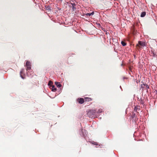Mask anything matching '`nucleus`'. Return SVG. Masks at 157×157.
I'll return each instance as SVG.
<instances>
[{
	"label": "nucleus",
	"mask_w": 157,
	"mask_h": 157,
	"mask_svg": "<svg viewBox=\"0 0 157 157\" xmlns=\"http://www.w3.org/2000/svg\"><path fill=\"white\" fill-rule=\"evenodd\" d=\"M92 144H94L96 145H98V144H97V143L96 142H94V141L92 143Z\"/></svg>",
	"instance_id": "17"
},
{
	"label": "nucleus",
	"mask_w": 157,
	"mask_h": 157,
	"mask_svg": "<svg viewBox=\"0 0 157 157\" xmlns=\"http://www.w3.org/2000/svg\"><path fill=\"white\" fill-rule=\"evenodd\" d=\"M140 106H135L134 108V111L135 112H136L138 110L140 109Z\"/></svg>",
	"instance_id": "9"
},
{
	"label": "nucleus",
	"mask_w": 157,
	"mask_h": 157,
	"mask_svg": "<svg viewBox=\"0 0 157 157\" xmlns=\"http://www.w3.org/2000/svg\"><path fill=\"white\" fill-rule=\"evenodd\" d=\"M137 47L138 48H142L146 46L144 42H143L141 41H139L138 44H136Z\"/></svg>",
	"instance_id": "2"
},
{
	"label": "nucleus",
	"mask_w": 157,
	"mask_h": 157,
	"mask_svg": "<svg viewBox=\"0 0 157 157\" xmlns=\"http://www.w3.org/2000/svg\"><path fill=\"white\" fill-rule=\"evenodd\" d=\"M25 67H26V71L27 74H28V73L29 72V61H27L25 63Z\"/></svg>",
	"instance_id": "4"
},
{
	"label": "nucleus",
	"mask_w": 157,
	"mask_h": 157,
	"mask_svg": "<svg viewBox=\"0 0 157 157\" xmlns=\"http://www.w3.org/2000/svg\"><path fill=\"white\" fill-rule=\"evenodd\" d=\"M77 101L79 103L81 104L83 103L84 101V99L83 98H78Z\"/></svg>",
	"instance_id": "6"
},
{
	"label": "nucleus",
	"mask_w": 157,
	"mask_h": 157,
	"mask_svg": "<svg viewBox=\"0 0 157 157\" xmlns=\"http://www.w3.org/2000/svg\"><path fill=\"white\" fill-rule=\"evenodd\" d=\"M146 87L147 88H149V86L148 85H146Z\"/></svg>",
	"instance_id": "21"
},
{
	"label": "nucleus",
	"mask_w": 157,
	"mask_h": 157,
	"mask_svg": "<svg viewBox=\"0 0 157 157\" xmlns=\"http://www.w3.org/2000/svg\"><path fill=\"white\" fill-rule=\"evenodd\" d=\"M24 71V69H21V71H20V76L21 77V78L23 79H24L25 78V77H24L23 76V75H24L23 73Z\"/></svg>",
	"instance_id": "5"
},
{
	"label": "nucleus",
	"mask_w": 157,
	"mask_h": 157,
	"mask_svg": "<svg viewBox=\"0 0 157 157\" xmlns=\"http://www.w3.org/2000/svg\"><path fill=\"white\" fill-rule=\"evenodd\" d=\"M146 14L145 12H143L141 13L140 16L141 17H144L145 16Z\"/></svg>",
	"instance_id": "10"
},
{
	"label": "nucleus",
	"mask_w": 157,
	"mask_h": 157,
	"mask_svg": "<svg viewBox=\"0 0 157 157\" xmlns=\"http://www.w3.org/2000/svg\"><path fill=\"white\" fill-rule=\"evenodd\" d=\"M102 112V109H99L97 112H96V115H97L98 114H100Z\"/></svg>",
	"instance_id": "13"
},
{
	"label": "nucleus",
	"mask_w": 157,
	"mask_h": 157,
	"mask_svg": "<svg viewBox=\"0 0 157 157\" xmlns=\"http://www.w3.org/2000/svg\"><path fill=\"white\" fill-rule=\"evenodd\" d=\"M87 116L91 118H95L97 117L96 115V112L95 109H92L89 110L87 113Z\"/></svg>",
	"instance_id": "1"
},
{
	"label": "nucleus",
	"mask_w": 157,
	"mask_h": 157,
	"mask_svg": "<svg viewBox=\"0 0 157 157\" xmlns=\"http://www.w3.org/2000/svg\"><path fill=\"white\" fill-rule=\"evenodd\" d=\"M70 4H71L72 6V10L73 11L75 10L76 9L75 7L76 4L75 3H73L72 2H71Z\"/></svg>",
	"instance_id": "7"
},
{
	"label": "nucleus",
	"mask_w": 157,
	"mask_h": 157,
	"mask_svg": "<svg viewBox=\"0 0 157 157\" xmlns=\"http://www.w3.org/2000/svg\"><path fill=\"white\" fill-rule=\"evenodd\" d=\"M121 44L122 45V46H125L126 45V43L125 42H124V41H121Z\"/></svg>",
	"instance_id": "14"
},
{
	"label": "nucleus",
	"mask_w": 157,
	"mask_h": 157,
	"mask_svg": "<svg viewBox=\"0 0 157 157\" xmlns=\"http://www.w3.org/2000/svg\"><path fill=\"white\" fill-rule=\"evenodd\" d=\"M120 87L121 88V86H120Z\"/></svg>",
	"instance_id": "24"
},
{
	"label": "nucleus",
	"mask_w": 157,
	"mask_h": 157,
	"mask_svg": "<svg viewBox=\"0 0 157 157\" xmlns=\"http://www.w3.org/2000/svg\"><path fill=\"white\" fill-rule=\"evenodd\" d=\"M85 99H86V101H90L91 100V99L90 98H85Z\"/></svg>",
	"instance_id": "15"
},
{
	"label": "nucleus",
	"mask_w": 157,
	"mask_h": 157,
	"mask_svg": "<svg viewBox=\"0 0 157 157\" xmlns=\"http://www.w3.org/2000/svg\"><path fill=\"white\" fill-rule=\"evenodd\" d=\"M153 56L155 57L156 56V54L154 52H153Z\"/></svg>",
	"instance_id": "19"
},
{
	"label": "nucleus",
	"mask_w": 157,
	"mask_h": 157,
	"mask_svg": "<svg viewBox=\"0 0 157 157\" xmlns=\"http://www.w3.org/2000/svg\"><path fill=\"white\" fill-rule=\"evenodd\" d=\"M52 84H53V83H52V82L50 80L49 81V82H48V85L49 86H50V87H52V86L53 85H52Z\"/></svg>",
	"instance_id": "12"
},
{
	"label": "nucleus",
	"mask_w": 157,
	"mask_h": 157,
	"mask_svg": "<svg viewBox=\"0 0 157 157\" xmlns=\"http://www.w3.org/2000/svg\"><path fill=\"white\" fill-rule=\"evenodd\" d=\"M55 84L56 86L57 87L59 88L61 87L62 86L60 84V83L59 82H55Z\"/></svg>",
	"instance_id": "8"
},
{
	"label": "nucleus",
	"mask_w": 157,
	"mask_h": 157,
	"mask_svg": "<svg viewBox=\"0 0 157 157\" xmlns=\"http://www.w3.org/2000/svg\"><path fill=\"white\" fill-rule=\"evenodd\" d=\"M135 114H134V115L133 116V118H134V117L135 116Z\"/></svg>",
	"instance_id": "22"
},
{
	"label": "nucleus",
	"mask_w": 157,
	"mask_h": 157,
	"mask_svg": "<svg viewBox=\"0 0 157 157\" xmlns=\"http://www.w3.org/2000/svg\"><path fill=\"white\" fill-rule=\"evenodd\" d=\"M46 9L47 10H51V9L50 7L49 6H47V7H46Z\"/></svg>",
	"instance_id": "16"
},
{
	"label": "nucleus",
	"mask_w": 157,
	"mask_h": 157,
	"mask_svg": "<svg viewBox=\"0 0 157 157\" xmlns=\"http://www.w3.org/2000/svg\"><path fill=\"white\" fill-rule=\"evenodd\" d=\"M90 15H93L94 14V12H92L91 13H90Z\"/></svg>",
	"instance_id": "20"
},
{
	"label": "nucleus",
	"mask_w": 157,
	"mask_h": 157,
	"mask_svg": "<svg viewBox=\"0 0 157 157\" xmlns=\"http://www.w3.org/2000/svg\"><path fill=\"white\" fill-rule=\"evenodd\" d=\"M81 132L80 133L81 136L85 138L87 136V132L85 130L83 129L81 130Z\"/></svg>",
	"instance_id": "3"
},
{
	"label": "nucleus",
	"mask_w": 157,
	"mask_h": 157,
	"mask_svg": "<svg viewBox=\"0 0 157 157\" xmlns=\"http://www.w3.org/2000/svg\"><path fill=\"white\" fill-rule=\"evenodd\" d=\"M73 0H72V1H72V2H73Z\"/></svg>",
	"instance_id": "23"
},
{
	"label": "nucleus",
	"mask_w": 157,
	"mask_h": 157,
	"mask_svg": "<svg viewBox=\"0 0 157 157\" xmlns=\"http://www.w3.org/2000/svg\"><path fill=\"white\" fill-rule=\"evenodd\" d=\"M52 91L55 92L56 90V88L54 86L52 85Z\"/></svg>",
	"instance_id": "11"
},
{
	"label": "nucleus",
	"mask_w": 157,
	"mask_h": 157,
	"mask_svg": "<svg viewBox=\"0 0 157 157\" xmlns=\"http://www.w3.org/2000/svg\"><path fill=\"white\" fill-rule=\"evenodd\" d=\"M86 16H90V13H86Z\"/></svg>",
	"instance_id": "18"
}]
</instances>
